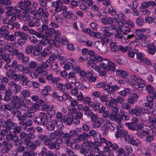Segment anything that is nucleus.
Segmentation results:
<instances>
[{
	"label": "nucleus",
	"mask_w": 156,
	"mask_h": 156,
	"mask_svg": "<svg viewBox=\"0 0 156 156\" xmlns=\"http://www.w3.org/2000/svg\"><path fill=\"white\" fill-rule=\"evenodd\" d=\"M33 121L35 124L39 126H46V129L49 131L53 130L57 124L56 120L48 117L47 114L44 112H40L38 117L34 118Z\"/></svg>",
	"instance_id": "obj_1"
},
{
	"label": "nucleus",
	"mask_w": 156,
	"mask_h": 156,
	"mask_svg": "<svg viewBox=\"0 0 156 156\" xmlns=\"http://www.w3.org/2000/svg\"><path fill=\"white\" fill-rule=\"evenodd\" d=\"M115 136L117 138L121 137V139L124 140L126 142H129V140L132 137V136L128 135V132L123 130L121 126H120V129H118L116 132Z\"/></svg>",
	"instance_id": "obj_2"
},
{
	"label": "nucleus",
	"mask_w": 156,
	"mask_h": 156,
	"mask_svg": "<svg viewBox=\"0 0 156 156\" xmlns=\"http://www.w3.org/2000/svg\"><path fill=\"white\" fill-rule=\"evenodd\" d=\"M14 81L19 82L23 86L30 87V81L27 77L23 74H17Z\"/></svg>",
	"instance_id": "obj_3"
},
{
	"label": "nucleus",
	"mask_w": 156,
	"mask_h": 156,
	"mask_svg": "<svg viewBox=\"0 0 156 156\" xmlns=\"http://www.w3.org/2000/svg\"><path fill=\"white\" fill-rule=\"evenodd\" d=\"M25 23L30 27H39L41 25V21L39 20H33L32 16L30 15L24 19Z\"/></svg>",
	"instance_id": "obj_4"
},
{
	"label": "nucleus",
	"mask_w": 156,
	"mask_h": 156,
	"mask_svg": "<svg viewBox=\"0 0 156 156\" xmlns=\"http://www.w3.org/2000/svg\"><path fill=\"white\" fill-rule=\"evenodd\" d=\"M15 36L19 37L17 40L18 43L20 45L24 44L26 43L27 36L25 33L20 31H16L14 33Z\"/></svg>",
	"instance_id": "obj_5"
},
{
	"label": "nucleus",
	"mask_w": 156,
	"mask_h": 156,
	"mask_svg": "<svg viewBox=\"0 0 156 156\" xmlns=\"http://www.w3.org/2000/svg\"><path fill=\"white\" fill-rule=\"evenodd\" d=\"M49 64H47V62H43L41 63L40 66L37 67L35 71L41 76H45L47 75V70L44 69L47 68Z\"/></svg>",
	"instance_id": "obj_6"
},
{
	"label": "nucleus",
	"mask_w": 156,
	"mask_h": 156,
	"mask_svg": "<svg viewBox=\"0 0 156 156\" xmlns=\"http://www.w3.org/2000/svg\"><path fill=\"white\" fill-rule=\"evenodd\" d=\"M147 111L145 108L137 107L135 108H132L129 110V113L131 115H135L138 117H140L141 114H144L147 113Z\"/></svg>",
	"instance_id": "obj_7"
},
{
	"label": "nucleus",
	"mask_w": 156,
	"mask_h": 156,
	"mask_svg": "<svg viewBox=\"0 0 156 156\" xmlns=\"http://www.w3.org/2000/svg\"><path fill=\"white\" fill-rule=\"evenodd\" d=\"M3 68L7 71L5 74L6 76L10 80L14 81L18 74L12 68H8L7 66H4Z\"/></svg>",
	"instance_id": "obj_8"
},
{
	"label": "nucleus",
	"mask_w": 156,
	"mask_h": 156,
	"mask_svg": "<svg viewBox=\"0 0 156 156\" xmlns=\"http://www.w3.org/2000/svg\"><path fill=\"white\" fill-rule=\"evenodd\" d=\"M32 3L31 2L28 0H21L18 2L19 6L22 10L28 11L30 9V6Z\"/></svg>",
	"instance_id": "obj_9"
},
{
	"label": "nucleus",
	"mask_w": 156,
	"mask_h": 156,
	"mask_svg": "<svg viewBox=\"0 0 156 156\" xmlns=\"http://www.w3.org/2000/svg\"><path fill=\"white\" fill-rule=\"evenodd\" d=\"M6 139L8 141L12 140L16 146L21 145L23 143V140L21 139H19L18 136L16 135H13V134H8L6 136Z\"/></svg>",
	"instance_id": "obj_10"
},
{
	"label": "nucleus",
	"mask_w": 156,
	"mask_h": 156,
	"mask_svg": "<svg viewBox=\"0 0 156 156\" xmlns=\"http://www.w3.org/2000/svg\"><path fill=\"white\" fill-rule=\"evenodd\" d=\"M131 78L137 83V85L139 88H143L145 85V82L137 75L134 74L131 76Z\"/></svg>",
	"instance_id": "obj_11"
},
{
	"label": "nucleus",
	"mask_w": 156,
	"mask_h": 156,
	"mask_svg": "<svg viewBox=\"0 0 156 156\" xmlns=\"http://www.w3.org/2000/svg\"><path fill=\"white\" fill-rule=\"evenodd\" d=\"M103 59V58L102 56H100L98 54H96L90 57L87 64L89 65H90L91 64H95L97 62H100Z\"/></svg>",
	"instance_id": "obj_12"
},
{
	"label": "nucleus",
	"mask_w": 156,
	"mask_h": 156,
	"mask_svg": "<svg viewBox=\"0 0 156 156\" xmlns=\"http://www.w3.org/2000/svg\"><path fill=\"white\" fill-rule=\"evenodd\" d=\"M10 119H7L6 121H1L0 122V126L5 128L6 129L9 130L11 127L15 124Z\"/></svg>",
	"instance_id": "obj_13"
},
{
	"label": "nucleus",
	"mask_w": 156,
	"mask_h": 156,
	"mask_svg": "<svg viewBox=\"0 0 156 156\" xmlns=\"http://www.w3.org/2000/svg\"><path fill=\"white\" fill-rule=\"evenodd\" d=\"M15 81H11L9 82L8 85L9 87L13 91L16 93H18L21 90V86L18 84H16Z\"/></svg>",
	"instance_id": "obj_14"
},
{
	"label": "nucleus",
	"mask_w": 156,
	"mask_h": 156,
	"mask_svg": "<svg viewBox=\"0 0 156 156\" xmlns=\"http://www.w3.org/2000/svg\"><path fill=\"white\" fill-rule=\"evenodd\" d=\"M111 110L112 111V112L111 115L109 116V119L113 121L118 116L119 108L118 106L114 105L113 107L111 109Z\"/></svg>",
	"instance_id": "obj_15"
},
{
	"label": "nucleus",
	"mask_w": 156,
	"mask_h": 156,
	"mask_svg": "<svg viewBox=\"0 0 156 156\" xmlns=\"http://www.w3.org/2000/svg\"><path fill=\"white\" fill-rule=\"evenodd\" d=\"M51 5L52 6L55 8V11L58 12L61 6L63 5V2L62 1L58 0L55 2H52Z\"/></svg>",
	"instance_id": "obj_16"
},
{
	"label": "nucleus",
	"mask_w": 156,
	"mask_h": 156,
	"mask_svg": "<svg viewBox=\"0 0 156 156\" xmlns=\"http://www.w3.org/2000/svg\"><path fill=\"white\" fill-rule=\"evenodd\" d=\"M0 59L3 60L6 62L5 65L8 64L11 62V58L8 53L0 54Z\"/></svg>",
	"instance_id": "obj_17"
},
{
	"label": "nucleus",
	"mask_w": 156,
	"mask_h": 156,
	"mask_svg": "<svg viewBox=\"0 0 156 156\" xmlns=\"http://www.w3.org/2000/svg\"><path fill=\"white\" fill-rule=\"evenodd\" d=\"M25 52L27 54L31 55L33 56L37 55V54H36L34 45L28 46L25 48Z\"/></svg>",
	"instance_id": "obj_18"
},
{
	"label": "nucleus",
	"mask_w": 156,
	"mask_h": 156,
	"mask_svg": "<svg viewBox=\"0 0 156 156\" xmlns=\"http://www.w3.org/2000/svg\"><path fill=\"white\" fill-rule=\"evenodd\" d=\"M21 129V127L20 126H17V125L15 123L10 129V132L9 133L13 134V135H16L17 134L20 132Z\"/></svg>",
	"instance_id": "obj_19"
},
{
	"label": "nucleus",
	"mask_w": 156,
	"mask_h": 156,
	"mask_svg": "<svg viewBox=\"0 0 156 156\" xmlns=\"http://www.w3.org/2000/svg\"><path fill=\"white\" fill-rule=\"evenodd\" d=\"M151 132H152V130L151 129H147V130H144L142 131H138L136 133L137 137L140 138H143L145 136V134L146 135H149Z\"/></svg>",
	"instance_id": "obj_20"
},
{
	"label": "nucleus",
	"mask_w": 156,
	"mask_h": 156,
	"mask_svg": "<svg viewBox=\"0 0 156 156\" xmlns=\"http://www.w3.org/2000/svg\"><path fill=\"white\" fill-rule=\"evenodd\" d=\"M5 95L3 99L4 101L9 102L12 100V92L10 90L7 89L5 90Z\"/></svg>",
	"instance_id": "obj_21"
},
{
	"label": "nucleus",
	"mask_w": 156,
	"mask_h": 156,
	"mask_svg": "<svg viewBox=\"0 0 156 156\" xmlns=\"http://www.w3.org/2000/svg\"><path fill=\"white\" fill-rule=\"evenodd\" d=\"M11 55L12 56L16 57L19 60L22 58V56H24V53L20 50L15 48L12 53Z\"/></svg>",
	"instance_id": "obj_22"
},
{
	"label": "nucleus",
	"mask_w": 156,
	"mask_h": 156,
	"mask_svg": "<svg viewBox=\"0 0 156 156\" xmlns=\"http://www.w3.org/2000/svg\"><path fill=\"white\" fill-rule=\"evenodd\" d=\"M120 87L121 86H119L117 85L110 86L108 84L107 85L108 89L109 90L111 89V90H110V91H108V93L109 94H112L113 95H114L115 96V94L112 92H115L117 90H120Z\"/></svg>",
	"instance_id": "obj_23"
},
{
	"label": "nucleus",
	"mask_w": 156,
	"mask_h": 156,
	"mask_svg": "<svg viewBox=\"0 0 156 156\" xmlns=\"http://www.w3.org/2000/svg\"><path fill=\"white\" fill-rule=\"evenodd\" d=\"M136 39L137 40L145 41L147 37L146 36L143 34V32L139 30H136Z\"/></svg>",
	"instance_id": "obj_24"
},
{
	"label": "nucleus",
	"mask_w": 156,
	"mask_h": 156,
	"mask_svg": "<svg viewBox=\"0 0 156 156\" xmlns=\"http://www.w3.org/2000/svg\"><path fill=\"white\" fill-rule=\"evenodd\" d=\"M104 122V120L102 118H98L93 122L92 127L94 128H98L102 125Z\"/></svg>",
	"instance_id": "obj_25"
},
{
	"label": "nucleus",
	"mask_w": 156,
	"mask_h": 156,
	"mask_svg": "<svg viewBox=\"0 0 156 156\" xmlns=\"http://www.w3.org/2000/svg\"><path fill=\"white\" fill-rule=\"evenodd\" d=\"M51 48L50 46H48L46 48H44L41 52V56L44 58H45L49 55L51 53Z\"/></svg>",
	"instance_id": "obj_26"
},
{
	"label": "nucleus",
	"mask_w": 156,
	"mask_h": 156,
	"mask_svg": "<svg viewBox=\"0 0 156 156\" xmlns=\"http://www.w3.org/2000/svg\"><path fill=\"white\" fill-rule=\"evenodd\" d=\"M106 122L108 127L112 130L114 131L116 129H117V130H118V129H120V125H117L114 123H112L110 122V120H107Z\"/></svg>",
	"instance_id": "obj_27"
},
{
	"label": "nucleus",
	"mask_w": 156,
	"mask_h": 156,
	"mask_svg": "<svg viewBox=\"0 0 156 156\" xmlns=\"http://www.w3.org/2000/svg\"><path fill=\"white\" fill-rule=\"evenodd\" d=\"M63 14V17L68 20L71 19L73 16L75 20L77 19V17L76 15H74V13L71 11H68L65 12Z\"/></svg>",
	"instance_id": "obj_28"
},
{
	"label": "nucleus",
	"mask_w": 156,
	"mask_h": 156,
	"mask_svg": "<svg viewBox=\"0 0 156 156\" xmlns=\"http://www.w3.org/2000/svg\"><path fill=\"white\" fill-rule=\"evenodd\" d=\"M90 138L91 137L94 139L97 140L99 139L101 137V134L98 132H96L94 130L92 129L89 132Z\"/></svg>",
	"instance_id": "obj_29"
},
{
	"label": "nucleus",
	"mask_w": 156,
	"mask_h": 156,
	"mask_svg": "<svg viewBox=\"0 0 156 156\" xmlns=\"http://www.w3.org/2000/svg\"><path fill=\"white\" fill-rule=\"evenodd\" d=\"M106 67V70L107 71H111L112 72H115L116 71V66L115 64L112 62H109V63Z\"/></svg>",
	"instance_id": "obj_30"
},
{
	"label": "nucleus",
	"mask_w": 156,
	"mask_h": 156,
	"mask_svg": "<svg viewBox=\"0 0 156 156\" xmlns=\"http://www.w3.org/2000/svg\"><path fill=\"white\" fill-rule=\"evenodd\" d=\"M154 98L152 96L148 95L146 97V100L147 101L146 105L151 108V109L153 108V106L154 105Z\"/></svg>",
	"instance_id": "obj_31"
},
{
	"label": "nucleus",
	"mask_w": 156,
	"mask_h": 156,
	"mask_svg": "<svg viewBox=\"0 0 156 156\" xmlns=\"http://www.w3.org/2000/svg\"><path fill=\"white\" fill-rule=\"evenodd\" d=\"M132 8V10L133 11V14L134 16H137L139 14V12L137 10L138 5V4L135 2H132L130 4Z\"/></svg>",
	"instance_id": "obj_32"
},
{
	"label": "nucleus",
	"mask_w": 156,
	"mask_h": 156,
	"mask_svg": "<svg viewBox=\"0 0 156 156\" xmlns=\"http://www.w3.org/2000/svg\"><path fill=\"white\" fill-rule=\"evenodd\" d=\"M36 147H28L27 151L24 154V156H34L33 150L36 149Z\"/></svg>",
	"instance_id": "obj_33"
},
{
	"label": "nucleus",
	"mask_w": 156,
	"mask_h": 156,
	"mask_svg": "<svg viewBox=\"0 0 156 156\" xmlns=\"http://www.w3.org/2000/svg\"><path fill=\"white\" fill-rule=\"evenodd\" d=\"M9 34V32L6 29L5 26H2L0 28V34L2 35L4 38Z\"/></svg>",
	"instance_id": "obj_34"
},
{
	"label": "nucleus",
	"mask_w": 156,
	"mask_h": 156,
	"mask_svg": "<svg viewBox=\"0 0 156 156\" xmlns=\"http://www.w3.org/2000/svg\"><path fill=\"white\" fill-rule=\"evenodd\" d=\"M52 88L49 86H46L44 87V88L42 90L41 94L44 96H47L49 94V93L51 91Z\"/></svg>",
	"instance_id": "obj_35"
},
{
	"label": "nucleus",
	"mask_w": 156,
	"mask_h": 156,
	"mask_svg": "<svg viewBox=\"0 0 156 156\" xmlns=\"http://www.w3.org/2000/svg\"><path fill=\"white\" fill-rule=\"evenodd\" d=\"M135 23L138 26L142 27L144 25L145 22L143 18L139 16L136 18Z\"/></svg>",
	"instance_id": "obj_36"
},
{
	"label": "nucleus",
	"mask_w": 156,
	"mask_h": 156,
	"mask_svg": "<svg viewBox=\"0 0 156 156\" xmlns=\"http://www.w3.org/2000/svg\"><path fill=\"white\" fill-rule=\"evenodd\" d=\"M138 98V96L135 94H133L129 96L128 99V102L131 104H133Z\"/></svg>",
	"instance_id": "obj_37"
},
{
	"label": "nucleus",
	"mask_w": 156,
	"mask_h": 156,
	"mask_svg": "<svg viewBox=\"0 0 156 156\" xmlns=\"http://www.w3.org/2000/svg\"><path fill=\"white\" fill-rule=\"evenodd\" d=\"M102 23L104 25H107L109 23H113V21L111 17L108 18L103 17L101 19Z\"/></svg>",
	"instance_id": "obj_38"
},
{
	"label": "nucleus",
	"mask_w": 156,
	"mask_h": 156,
	"mask_svg": "<svg viewBox=\"0 0 156 156\" xmlns=\"http://www.w3.org/2000/svg\"><path fill=\"white\" fill-rule=\"evenodd\" d=\"M62 138L67 140L66 142V143L68 146H71L73 145V144L72 141L68 140V139L71 138L68 133H64Z\"/></svg>",
	"instance_id": "obj_39"
},
{
	"label": "nucleus",
	"mask_w": 156,
	"mask_h": 156,
	"mask_svg": "<svg viewBox=\"0 0 156 156\" xmlns=\"http://www.w3.org/2000/svg\"><path fill=\"white\" fill-rule=\"evenodd\" d=\"M99 48H98L99 51L101 53H105L108 50V47L105 44L103 43L99 44Z\"/></svg>",
	"instance_id": "obj_40"
},
{
	"label": "nucleus",
	"mask_w": 156,
	"mask_h": 156,
	"mask_svg": "<svg viewBox=\"0 0 156 156\" xmlns=\"http://www.w3.org/2000/svg\"><path fill=\"white\" fill-rule=\"evenodd\" d=\"M100 141L102 143H105L107 146H118V145L116 143H112L109 141H106V139L104 138H101Z\"/></svg>",
	"instance_id": "obj_41"
},
{
	"label": "nucleus",
	"mask_w": 156,
	"mask_h": 156,
	"mask_svg": "<svg viewBox=\"0 0 156 156\" xmlns=\"http://www.w3.org/2000/svg\"><path fill=\"white\" fill-rule=\"evenodd\" d=\"M115 72L117 75L121 76L122 78L126 77L128 75L127 72L122 70L117 69Z\"/></svg>",
	"instance_id": "obj_42"
},
{
	"label": "nucleus",
	"mask_w": 156,
	"mask_h": 156,
	"mask_svg": "<svg viewBox=\"0 0 156 156\" xmlns=\"http://www.w3.org/2000/svg\"><path fill=\"white\" fill-rule=\"evenodd\" d=\"M66 117V115H63L62 113L60 112H58L56 115V118L58 121L62 122H64Z\"/></svg>",
	"instance_id": "obj_43"
},
{
	"label": "nucleus",
	"mask_w": 156,
	"mask_h": 156,
	"mask_svg": "<svg viewBox=\"0 0 156 156\" xmlns=\"http://www.w3.org/2000/svg\"><path fill=\"white\" fill-rule=\"evenodd\" d=\"M73 115H69L68 116L66 117L65 121L63 123H65L66 125L70 126L73 124Z\"/></svg>",
	"instance_id": "obj_44"
},
{
	"label": "nucleus",
	"mask_w": 156,
	"mask_h": 156,
	"mask_svg": "<svg viewBox=\"0 0 156 156\" xmlns=\"http://www.w3.org/2000/svg\"><path fill=\"white\" fill-rule=\"evenodd\" d=\"M21 10H22V9L19 6H16L13 11V15L17 18H19L21 15L20 11Z\"/></svg>",
	"instance_id": "obj_45"
},
{
	"label": "nucleus",
	"mask_w": 156,
	"mask_h": 156,
	"mask_svg": "<svg viewBox=\"0 0 156 156\" xmlns=\"http://www.w3.org/2000/svg\"><path fill=\"white\" fill-rule=\"evenodd\" d=\"M82 112H83L84 115L88 117L92 111L88 106L85 105L83 107Z\"/></svg>",
	"instance_id": "obj_46"
},
{
	"label": "nucleus",
	"mask_w": 156,
	"mask_h": 156,
	"mask_svg": "<svg viewBox=\"0 0 156 156\" xmlns=\"http://www.w3.org/2000/svg\"><path fill=\"white\" fill-rule=\"evenodd\" d=\"M137 52V50L133 49L130 47L127 52L128 56L131 58H133L135 54H136Z\"/></svg>",
	"instance_id": "obj_47"
},
{
	"label": "nucleus",
	"mask_w": 156,
	"mask_h": 156,
	"mask_svg": "<svg viewBox=\"0 0 156 156\" xmlns=\"http://www.w3.org/2000/svg\"><path fill=\"white\" fill-rule=\"evenodd\" d=\"M131 92L130 89L129 88H126L123 90L119 92V94L125 97L128 94H130Z\"/></svg>",
	"instance_id": "obj_48"
},
{
	"label": "nucleus",
	"mask_w": 156,
	"mask_h": 156,
	"mask_svg": "<svg viewBox=\"0 0 156 156\" xmlns=\"http://www.w3.org/2000/svg\"><path fill=\"white\" fill-rule=\"evenodd\" d=\"M148 53L149 54L153 55L156 51V49L155 47H154L152 44H150L148 46Z\"/></svg>",
	"instance_id": "obj_49"
},
{
	"label": "nucleus",
	"mask_w": 156,
	"mask_h": 156,
	"mask_svg": "<svg viewBox=\"0 0 156 156\" xmlns=\"http://www.w3.org/2000/svg\"><path fill=\"white\" fill-rule=\"evenodd\" d=\"M18 65L17 60H14L12 61L11 65L9 64H8L5 65L4 66H7L8 68H11V67H12L16 69Z\"/></svg>",
	"instance_id": "obj_50"
},
{
	"label": "nucleus",
	"mask_w": 156,
	"mask_h": 156,
	"mask_svg": "<svg viewBox=\"0 0 156 156\" xmlns=\"http://www.w3.org/2000/svg\"><path fill=\"white\" fill-rule=\"evenodd\" d=\"M109 45L112 51L115 52L119 49L118 46H119V45H117L116 43L115 42H110Z\"/></svg>",
	"instance_id": "obj_51"
},
{
	"label": "nucleus",
	"mask_w": 156,
	"mask_h": 156,
	"mask_svg": "<svg viewBox=\"0 0 156 156\" xmlns=\"http://www.w3.org/2000/svg\"><path fill=\"white\" fill-rule=\"evenodd\" d=\"M109 61L107 59L102 60L100 61L99 63V66L102 68L105 69H106L108 66V64L109 63Z\"/></svg>",
	"instance_id": "obj_52"
},
{
	"label": "nucleus",
	"mask_w": 156,
	"mask_h": 156,
	"mask_svg": "<svg viewBox=\"0 0 156 156\" xmlns=\"http://www.w3.org/2000/svg\"><path fill=\"white\" fill-rule=\"evenodd\" d=\"M129 142L133 146H140L141 145L140 141L138 140H129Z\"/></svg>",
	"instance_id": "obj_53"
},
{
	"label": "nucleus",
	"mask_w": 156,
	"mask_h": 156,
	"mask_svg": "<svg viewBox=\"0 0 156 156\" xmlns=\"http://www.w3.org/2000/svg\"><path fill=\"white\" fill-rule=\"evenodd\" d=\"M134 131H140L144 128V125L141 123H138L134 124Z\"/></svg>",
	"instance_id": "obj_54"
},
{
	"label": "nucleus",
	"mask_w": 156,
	"mask_h": 156,
	"mask_svg": "<svg viewBox=\"0 0 156 156\" xmlns=\"http://www.w3.org/2000/svg\"><path fill=\"white\" fill-rule=\"evenodd\" d=\"M26 119L34 118L35 116V114L34 112L27 111L24 112Z\"/></svg>",
	"instance_id": "obj_55"
},
{
	"label": "nucleus",
	"mask_w": 156,
	"mask_h": 156,
	"mask_svg": "<svg viewBox=\"0 0 156 156\" xmlns=\"http://www.w3.org/2000/svg\"><path fill=\"white\" fill-rule=\"evenodd\" d=\"M6 10V13L7 15L10 16L12 14L13 11H14V8L12 6H7L5 8Z\"/></svg>",
	"instance_id": "obj_56"
},
{
	"label": "nucleus",
	"mask_w": 156,
	"mask_h": 156,
	"mask_svg": "<svg viewBox=\"0 0 156 156\" xmlns=\"http://www.w3.org/2000/svg\"><path fill=\"white\" fill-rule=\"evenodd\" d=\"M124 35H125V38L126 39H129L134 37V33L132 30L126 33Z\"/></svg>",
	"instance_id": "obj_57"
},
{
	"label": "nucleus",
	"mask_w": 156,
	"mask_h": 156,
	"mask_svg": "<svg viewBox=\"0 0 156 156\" xmlns=\"http://www.w3.org/2000/svg\"><path fill=\"white\" fill-rule=\"evenodd\" d=\"M32 121L30 119H27L24 122L21 123L20 125L22 126H30L32 125Z\"/></svg>",
	"instance_id": "obj_58"
},
{
	"label": "nucleus",
	"mask_w": 156,
	"mask_h": 156,
	"mask_svg": "<svg viewBox=\"0 0 156 156\" xmlns=\"http://www.w3.org/2000/svg\"><path fill=\"white\" fill-rule=\"evenodd\" d=\"M4 39L11 42L14 41L16 40V37L15 35L9 34L6 37H5Z\"/></svg>",
	"instance_id": "obj_59"
},
{
	"label": "nucleus",
	"mask_w": 156,
	"mask_h": 156,
	"mask_svg": "<svg viewBox=\"0 0 156 156\" xmlns=\"http://www.w3.org/2000/svg\"><path fill=\"white\" fill-rule=\"evenodd\" d=\"M56 87L58 89L64 93L66 91L65 85L61 83H57Z\"/></svg>",
	"instance_id": "obj_60"
},
{
	"label": "nucleus",
	"mask_w": 156,
	"mask_h": 156,
	"mask_svg": "<svg viewBox=\"0 0 156 156\" xmlns=\"http://www.w3.org/2000/svg\"><path fill=\"white\" fill-rule=\"evenodd\" d=\"M28 67H30L32 69H33L34 70L37 68V62L32 61H30L28 63Z\"/></svg>",
	"instance_id": "obj_61"
},
{
	"label": "nucleus",
	"mask_w": 156,
	"mask_h": 156,
	"mask_svg": "<svg viewBox=\"0 0 156 156\" xmlns=\"http://www.w3.org/2000/svg\"><path fill=\"white\" fill-rule=\"evenodd\" d=\"M88 106L92 108L94 111H97L100 106V105L98 104H95L94 102L90 103L88 105Z\"/></svg>",
	"instance_id": "obj_62"
},
{
	"label": "nucleus",
	"mask_w": 156,
	"mask_h": 156,
	"mask_svg": "<svg viewBox=\"0 0 156 156\" xmlns=\"http://www.w3.org/2000/svg\"><path fill=\"white\" fill-rule=\"evenodd\" d=\"M88 117L90 118L91 121L92 122L94 121L98 118V115L94 114L93 112L90 113Z\"/></svg>",
	"instance_id": "obj_63"
},
{
	"label": "nucleus",
	"mask_w": 156,
	"mask_h": 156,
	"mask_svg": "<svg viewBox=\"0 0 156 156\" xmlns=\"http://www.w3.org/2000/svg\"><path fill=\"white\" fill-rule=\"evenodd\" d=\"M147 119L149 122L153 125H154L156 123V118L153 115L149 116H148Z\"/></svg>",
	"instance_id": "obj_64"
}]
</instances>
